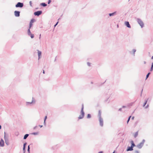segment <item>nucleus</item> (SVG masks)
<instances>
[{
  "mask_svg": "<svg viewBox=\"0 0 153 153\" xmlns=\"http://www.w3.org/2000/svg\"><path fill=\"white\" fill-rule=\"evenodd\" d=\"M145 141V140H143L141 143H140L139 144L137 145V147L139 149L141 148L143 146Z\"/></svg>",
  "mask_w": 153,
  "mask_h": 153,
  "instance_id": "f257e3e1",
  "label": "nucleus"
},
{
  "mask_svg": "<svg viewBox=\"0 0 153 153\" xmlns=\"http://www.w3.org/2000/svg\"><path fill=\"white\" fill-rule=\"evenodd\" d=\"M83 105H82V108L81 111V114L79 116V119H81L84 116V113L83 111Z\"/></svg>",
  "mask_w": 153,
  "mask_h": 153,
  "instance_id": "f03ea898",
  "label": "nucleus"
},
{
  "mask_svg": "<svg viewBox=\"0 0 153 153\" xmlns=\"http://www.w3.org/2000/svg\"><path fill=\"white\" fill-rule=\"evenodd\" d=\"M23 4L22 3L18 2L17 4L16 5V7H23Z\"/></svg>",
  "mask_w": 153,
  "mask_h": 153,
  "instance_id": "7ed1b4c3",
  "label": "nucleus"
},
{
  "mask_svg": "<svg viewBox=\"0 0 153 153\" xmlns=\"http://www.w3.org/2000/svg\"><path fill=\"white\" fill-rule=\"evenodd\" d=\"M137 22L142 27L144 26V24L142 21L140 19H138Z\"/></svg>",
  "mask_w": 153,
  "mask_h": 153,
  "instance_id": "20e7f679",
  "label": "nucleus"
},
{
  "mask_svg": "<svg viewBox=\"0 0 153 153\" xmlns=\"http://www.w3.org/2000/svg\"><path fill=\"white\" fill-rule=\"evenodd\" d=\"M20 12L15 11L14 12V15L16 17H19L20 16Z\"/></svg>",
  "mask_w": 153,
  "mask_h": 153,
  "instance_id": "39448f33",
  "label": "nucleus"
},
{
  "mask_svg": "<svg viewBox=\"0 0 153 153\" xmlns=\"http://www.w3.org/2000/svg\"><path fill=\"white\" fill-rule=\"evenodd\" d=\"M42 13V12L41 11H38L35 12L34 13V14L36 16H39Z\"/></svg>",
  "mask_w": 153,
  "mask_h": 153,
  "instance_id": "423d86ee",
  "label": "nucleus"
},
{
  "mask_svg": "<svg viewBox=\"0 0 153 153\" xmlns=\"http://www.w3.org/2000/svg\"><path fill=\"white\" fill-rule=\"evenodd\" d=\"M4 145V141L1 139L0 140V146L3 147Z\"/></svg>",
  "mask_w": 153,
  "mask_h": 153,
  "instance_id": "0eeeda50",
  "label": "nucleus"
},
{
  "mask_svg": "<svg viewBox=\"0 0 153 153\" xmlns=\"http://www.w3.org/2000/svg\"><path fill=\"white\" fill-rule=\"evenodd\" d=\"M125 24L127 27L128 28H130L131 27V26L130 25L129 23L128 22H126L125 23Z\"/></svg>",
  "mask_w": 153,
  "mask_h": 153,
  "instance_id": "6e6552de",
  "label": "nucleus"
},
{
  "mask_svg": "<svg viewBox=\"0 0 153 153\" xmlns=\"http://www.w3.org/2000/svg\"><path fill=\"white\" fill-rule=\"evenodd\" d=\"M100 124L101 126H102L103 125V121L102 119L100 117Z\"/></svg>",
  "mask_w": 153,
  "mask_h": 153,
  "instance_id": "1a4fd4ad",
  "label": "nucleus"
},
{
  "mask_svg": "<svg viewBox=\"0 0 153 153\" xmlns=\"http://www.w3.org/2000/svg\"><path fill=\"white\" fill-rule=\"evenodd\" d=\"M133 150V148L131 146V147H128L127 149V151H131Z\"/></svg>",
  "mask_w": 153,
  "mask_h": 153,
  "instance_id": "9d476101",
  "label": "nucleus"
},
{
  "mask_svg": "<svg viewBox=\"0 0 153 153\" xmlns=\"http://www.w3.org/2000/svg\"><path fill=\"white\" fill-rule=\"evenodd\" d=\"M131 146L133 148L134 146H135V145L134 143V142L133 141H131Z\"/></svg>",
  "mask_w": 153,
  "mask_h": 153,
  "instance_id": "9b49d317",
  "label": "nucleus"
},
{
  "mask_svg": "<svg viewBox=\"0 0 153 153\" xmlns=\"http://www.w3.org/2000/svg\"><path fill=\"white\" fill-rule=\"evenodd\" d=\"M138 135V131H137V132H135L133 134V136L135 138H136V137H137V136Z\"/></svg>",
  "mask_w": 153,
  "mask_h": 153,
  "instance_id": "f8f14e48",
  "label": "nucleus"
},
{
  "mask_svg": "<svg viewBox=\"0 0 153 153\" xmlns=\"http://www.w3.org/2000/svg\"><path fill=\"white\" fill-rule=\"evenodd\" d=\"M38 56L39 57V58L40 56L41 55V52L39 51H38Z\"/></svg>",
  "mask_w": 153,
  "mask_h": 153,
  "instance_id": "ddd939ff",
  "label": "nucleus"
},
{
  "mask_svg": "<svg viewBox=\"0 0 153 153\" xmlns=\"http://www.w3.org/2000/svg\"><path fill=\"white\" fill-rule=\"evenodd\" d=\"M28 135H29V134H26L24 136V139H26L27 138V137L28 136Z\"/></svg>",
  "mask_w": 153,
  "mask_h": 153,
  "instance_id": "4468645a",
  "label": "nucleus"
},
{
  "mask_svg": "<svg viewBox=\"0 0 153 153\" xmlns=\"http://www.w3.org/2000/svg\"><path fill=\"white\" fill-rule=\"evenodd\" d=\"M30 28H29L27 31V33L28 35L30 34H31V32L30 30Z\"/></svg>",
  "mask_w": 153,
  "mask_h": 153,
  "instance_id": "2eb2a0df",
  "label": "nucleus"
},
{
  "mask_svg": "<svg viewBox=\"0 0 153 153\" xmlns=\"http://www.w3.org/2000/svg\"><path fill=\"white\" fill-rule=\"evenodd\" d=\"M41 5L44 7L46 6L47 5V4L44 3H41Z\"/></svg>",
  "mask_w": 153,
  "mask_h": 153,
  "instance_id": "dca6fc26",
  "label": "nucleus"
},
{
  "mask_svg": "<svg viewBox=\"0 0 153 153\" xmlns=\"http://www.w3.org/2000/svg\"><path fill=\"white\" fill-rule=\"evenodd\" d=\"M116 12H114V13H109V15L110 16H112L114 15L115 14H116Z\"/></svg>",
  "mask_w": 153,
  "mask_h": 153,
  "instance_id": "f3484780",
  "label": "nucleus"
},
{
  "mask_svg": "<svg viewBox=\"0 0 153 153\" xmlns=\"http://www.w3.org/2000/svg\"><path fill=\"white\" fill-rule=\"evenodd\" d=\"M35 21V20L34 19H32L31 20L30 22V23H32V24H33V22H34Z\"/></svg>",
  "mask_w": 153,
  "mask_h": 153,
  "instance_id": "a211bd4d",
  "label": "nucleus"
},
{
  "mask_svg": "<svg viewBox=\"0 0 153 153\" xmlns=\"http://www.w3.org/2000/svg\"><path fill=\"white\" fill-rule=\"evenodd\" d=\"M29 35L30 36L31 38H33V37H34V35L33 34H32L31 33Z\"/></svg>",
  "mask_w": 153,
  "mask_h": 153,
  "instance_id": "6ab92c4d",
  "label": "nucleus"
},
{
  "mask_svg": "<svg viewBox=\"0 0 153 153\" xmlns=\"http://www.w3.org/2000/svg\"><path fill=\"white\" fill-rule=\"evenodd\" d=\"M101 111L100 110H99V112H98V115L99 116V117H100V116H101Z\"/></svg>",
  "mask_w": 153,
  "mask_h": 153,
  "instance_id": "aec40b11",
  "label": "nucleus"
},
{
  "mask_svg": "<svg viewBox=\"0 0 153 153\" xmlns=\"http://www.w3.org/2000/svg\"><path fill=\"white\" fill-rule=\"evenodd\" d=\"M26 143H25L24 144L23 148V149L24 150H25V145H26Z\"/></svg>",
  "mask_w": 153,
  "mask_h": 153,
  "instance_id": "412c9836",
  "label": "nucleus"
},
{
  "mask_svg": "<svg viewBox=\"0 0 153 153\" xmlns=\"http://www.w3.org/2000/svg\"><path fill=\"white\" fill-rule=\"evenodd\" d=\"M33 24L31 23H30V25H29V28H30L31 27H32Z\"/></svg>",
  "mask_w": 153,
  "mask_h": 153,
  "instance_id": "4be33fe9",
  "label": "nucleus"
},
{
  "mask_svg": "<svg viewBox=\"0 0 153 153\" xmlns=\"http://www.w3.org/2000/svg\"><path fill=\"white\" fill-rule=\"evenodd\" d=\"M91 117V115L90 114H88L87 115V118H90Z\"/></svg>",
  "mask_w": 153,
  "mask_h": 153,
  "instance_id": "5701e85b",
  "label": "nucleus"
},
{
  "mask_svg": "<svg viewBox=\"0 0 153 153\" xmlns=\"http://www.w3.org/2000/svg\"><path fill=\"white\" fill-rule=\"evenodd\" d=\"M150 74V73H149L146 76V79H147L148 78V77H149V75Z\"/></svg>",
  "mask_w": 153,
  "mask_h": 153,
  "instance_id": "b1692460",
  "label": "nucleus"
},
{
  "mask_svg": "<svg viewBox=\"0 0 153 153\" xmlns=\"http://www.w3.org/2000/svg\"><path fill=\"white\" fill-rule=\"evenodd\" d=\"M153 62L152 63V67L151 69V71H152L153 70Z\"/></svg>",
  "mask_w": 153,
  "mask_h": 153,
  "instance_id": "393cba45",
  "label": "nucleus"
},
{
  "mask_svg": "<svg viewBox=\"0 0 153 153\" xmlns=\"http://www.w3.org/2000/svg\"><path fill=\"white\" fill-rule=\"evenodd\" d=\"M131 116H129V118H128V121H127V123H128V122L129 121V120H130V118H131Z\"/></svg>",
  "mask_w": 153,
  "mask_h": 153,
  "instance_id": "a878e982",
  "label": "nucleus"
},
{
  "mask_svg": "<svg viewBox=\"0 0 153 153\" xmlns=\"http://www.w3.org/2000/svg\"><path fill=\"white\" fill-rule=\"evenodd\" d=\"M47 116H46L45 117V120H44V123H45V120H46L47 119Z\"/></svg>",
  "mask_w": 153,
  "mask_h": 153,
  "instance_id": "bb28decb",
  "label": "nucleus"
},
{
  "mask_svg": "<svg viewBox=\"0 0 153 153\" xmlns=\"http://www.w3.org/2000/svg\"><path fill=\"white\" fill-rule=\"evenodd\" d=\"M147 100H146V101L145 103H144V105H143V106H144L147 103Z\"/></svg>",
  "mask_w": 153,
  "mask_h": 153,
  "instance_id": "cd10ccee",
  "label": "nucleus"
},
{
  "mask_svg": "<svg viewBox=\"0 0 153 153\" xmlns=\"http://www.w3.org/2000/svg\"><path fill=\"white\" fill-rule=\"evenodd\" d=\"M32 134H34V135H36V134H38V133H37V132L33 133H32Z\"/></svg>",
  "mask_w": 153,
  "mask_h": 153,
  "instance_id": "c85d7f7f",
  "label": "nucleus"
},
{
  "mask_svg": "<svg viewBox=\"0 0 153 153\" xmlns=\"http://www.w3.org/2000/svg\"><path fill=\"white\" fill-rule=\"evenodd\" d=\"M51 2V0H48V4H49Z\"/></svg>",
  "mask_w": 153,
  "mask_h": 153,
  "instance_id": "c756f323",
  "label": "nucleus"
},
{
  "mask_svg": "<svg viewBox=\"0 0 153 153\" xmlns=\"http://www.w3.org/2000/svg\"><path fill=\"white\" fill-rule=\"evenodd\" d=\"M30 147H29V146H28V152H29V149H30Z\"/></svg>",
  "mask_w": 153,
  "mask_h": 153,
  "instance_id": "7c9ffc66",
  "label": "nucleus"
},
{
  "mask_svg": "<svg viewBox=\"0 0 153 153\" xmlns=\"http://www.w3.org/2000/svg\"><path fill=\"white\" fill-rule=\"evenodd\" d=\"M30 6H31V4H32V2H31V1H30Z\"/></svg>",
  "mask_w": 153,
  "mask_h": 153,
  "instance_id": "2f4dec72",
  "label": "nucleus"
},
{
  "mask_svg": "<svg viewBox=\"0 0 153 153\" xmlns=\"http://www.w3.org/2000/svg\"><path fill=\"white\" fill-rule=\"evenodd\" d=\"M58 22H57V23H56V24L55 25H54V27H55V26H56L57 25V24H58Z\"/></svg>",
  "mask_w": 153,
  "mask_h": 153,
  "instance_id": "473e14b6",
  "label": "nucleus"
},
{
  "mask_svg": "<svg viewBox=\"0 0 153 153\" xmlns=\"http://www.w3.org/2000/svg\"><path fill=\"white\" fill-rule=\"evenodd\" d=\"M134 117H132V120H134Z\"/></svg>",
  "mask_w": 153,
  "mask_h": 153,
  "instance_id": "72a5a7b5",
  "label": "nucleus"
},
{
  "mask_svg": "<svg viewBox=\"0 0 153 153\" xmlns=\"http://www.w3.org/2000/svg\"><path fill=\"white\" fill-rule=\"evenodd\" d=\"M98 153H103V152L102 151H100Z\"/></svg>",
  "mask_w": 153,
  "mask_h": 153,
  "instance_id": "f704fd0d",
  "label": "nucleus"
},
{
  "mask_svg": "<svg viewBox=\"0 0 153 153\" xmlns=\"http://www.w3.org/2000/svg\"><path fill=\"white\" fill-rule=\"evenodd\" d=\"M39 126H40V127L41 128V127H42V126L39 125Z\"/></svg>",
  "mask_w": 153,
  "mask_h": 153,
  "instance_id": "c9c22d12",
  "label": "nucleus"
},
{
  "mask_svg": "<svg viewBox=\"0 0 153 153\" xmlns=\"http://www.w3.org/2000/svg\"><path fill=\"white\" fill-rule=\"evenodd\" d=\"M43 74H45V71H44V70H43Z\"/></svg>",
  "mask_w": 153,
  "mask_h": 153,
  "instance_id": "e433bc0d",
  "label": "nucleus"
},
{
  "mask_svg": "<svg viewBox=\"0 0 153 153\" xmlns=\"http://www.w3.org/2000/svg\"><path fill=\"white\" fill-rule=\"evenodd\" d=\"M1 126L0 125V129H1Z\"/></svg>",
  "mask_w": 153,
  "mask_h": 153,
  "instance_id": "4c0bfd02",
  "label": "nucleus"
},
{
  "mask_svg": "<svg viewBox=\"0 0 153 153\" xmlns=\"http://www.w3.org/2000/svg\"><path fill=\"white\" fill-rule=\"evenodd\" d=\"M153 59V56L152 57V59Z\"/></svg>",
  "mask_w": 153,
  "mask_h": 153,
  "instance_id": "58836bf2",
  "label": "nucleus"
},
{
  "mask_svg": "<svg viewBox=\"0 0 153 153\" xmlns=\"http://www.w3.org/2000/svg\"><path fill=\"white\" fill-rule=\"evenodd\" d=\"M148 107V105H147V106L146 107V108H147Z\"/></svg>",
  "mask_w": 153,
  "mask_h": 153,
  "instance_id": "ea45409f",
  "label": "nucleus"
},
{
  "mask_svg": "<svg viewBox=\"0 0 153 153\" xmlns=\"http://www.w3.org/2000/svg\"><path fill=\"white\" fill-rule=\"evenodd\" d=\"M113 153H114V152Z\"/></svg>",
  "mask_w": 153,
  "mask_h": 153,
  "instance_id": "a19ab883",
  "label": "nucleus"
}]
</instances>
